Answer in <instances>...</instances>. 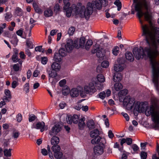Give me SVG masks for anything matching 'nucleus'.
I'll use <instances>...</instances> for the list:
<instances>
[{"instance_id": "1", "label": "nucleus", "mask_w": 159, "mask_h": 159, "mask_svg": "<svg viewBox=\"0 0 159 159\" xmlns=\"http://www.w3.org/2000/svg\"><path fill=\"white\" fill-rule=\"evenodd\" d=\"M132 5L137 12L141 24H142V21L140 19L143 16L145 19L150 24V26L146 25H142V36L145 38L146 46L134 48L133 50V54L138 60L143 57L149 58L152 69L158 67L159 60L156 61L154 59L159 54L157 49L159 45V28L152 26V16L150 2L147 0H133Z\"/></svg>"}, {"instance_id": "2", "label": "nucleus", "mask_w": 159, "mask_h": 159, "mask_svg": "<svg viewBox=\"0 0 159 159\" xmlns=\"http://www.w3.org/2000/svg\"><path fill=\"white\" fill-rule=\"evenodd\" d=\"M157 99L156 98L152 99V104L147 107L144 104H140L137 102L135 104V109L139 111H145V113L147 116H151L152 120L155 124V127L159 128V107L157 105Z\"/></svg>"}, {"instance_id": "3", "label": "nucleus", "mask_w": 159, "mask_h": 159, "mask_svg": "<svg viewBox=\"0 0 159 159\" xmlns=\"http://www.w3.org/2000/svg\"><path fill=\"white\" fill-rule=\"evenodd\" d=\"M107 5L106 0H95L92 3L88 2L86 8H85L84 12L82 13V16L84 17L87 20L89 19L93 11V8L100 10L102 6L106 7Z\"/></svg>"}, {"instance_id": "4", "label": "nucleus", "mask_w": 159, "mask_h": 159, "mask_svg": "<svg viewBox=\"0 0 159 159\" xmlns=\"http://www.w3.org/2000/svg\"><path fill=\"white\" fill-rule=\"evenodd\" d=\"M85 9V7L84 6L79 7H77L75 4L73 5L71 7H68L66 9H64V10L66 11V15L67 17H69L70 16L71 13H73L76 15L79 14L80 16V17L82 18L84 17H82V12H84Z\"/></svg>"}, {"instance_id": "5", "label": "nucleus", "mask_w": 159, "mask_h": 159, "mask_svg": "<svg viewBox=\"0 0 159 159\" xmlns=\"http://www.w3.org/2000/svg\"><path fill=\"white\" fill-rule=\"evenodd\" d=\"M152 81L157 91H159L158 81L159 80V66L152 69Z\"/></svg>"}, {"instance_id": "6", "label": "nucleus", "mask_w": 159, "mask_h": 159, "mask_svg": "<svg viewBox=\"0 0 159 159\" xmlns=\"http://www.w3.org/2000/svg\"><path fill=\"white\" fill-rule=\"evenodd\" d=\"M134 102L135 100L134 98H131L129 96H126L124 99L123 104L126 107L127 110H130L133 108Z\"/></svg>"}, {"instance_id": "7", "label": "nucleus", "mask_w": 159, "mask_h": 159, "mask_svg": "<svg viewBox=\"0 0 159 159\" xmlns=\"http://www.w3.org/2000/svg\"><path fill=\"white\" fill-rule=\"evenodd\" d=\"M77 41H75L74 42L71 39L67 40L66 45L65 48L66 52H70L74 49V47L75 48V45L77 44Z\"/></svg>"}, {"instance_id": "8", "label": "nucleus", "mask_w": 159, "mask_h": 159, "mask_svg": "<svg viewBox=\"0 0 159 159\" xmlns=\"http://www.w3.org/2000/svg\"><path fill=\"white\" fill-rule=\"evenodd\" d=\"M84 90L86 93L89 94H92L96 92V90L92 81V82L84 87Z\"/></svg>"}, {"instance_id": "9", "label": "nucleus", "mask_w": 159, "mask_h": 159, "mask_svg": "<svg viewBox=\"0 0 159 159\" xmlns=\"http://www.w3.org/2000/svg\"><path fill=\"white\" fill-rule=\"evenodd\" d=\"M61 129V126L59 124H56L49 132V134L51 136L57 134Z\"/></svg>"}, {"instance_id": "10", "label": "nucleus", "mask_w": 159, "mask_h": 159, "mask_svg": "<svg viewBox=\"0 0 159 159\" xmlns=\"http://www.w3.org/2000/svg\"><path fill=\"white\" fill-rule=\"evenodd\" d=\"M103 51V49L102 48H100L99 47H95L93 48L91 52L93 54L96 53L97 56L98 57L101 58L103 57L104 55Z\"/></svg>"}, {"instance_id": "11", "label": "nucleus", "mask_w": 159, "mask_h": 159, "mask_svg": "<svg viewBox=\"0 0 159 159\" xmlns=\"http://www.w3.org/2000/svg\"><path fill=\"white\" fill-rule=\"evenodd\" d=\"M91 143L93 144H98L99 143L103 145L106 143V141L104 139L101 138L100 136L95 137L93 138L91 141Z\"/></svg>"}, {"instance_id": "12", "label": "nucleus", "mask_w": 159, "mask_h": 159, "mask_svg": "<svg viewBox=\"0 0 159 159\" xmlns=\"http://www.w3.org/2000/svg\"><path fill=\"white\" fill-rule=\"evenodd\" d=\"M33 127L37 129H40L41 132L45 130V123L43 122H38L35 125H33Z\"/></svg>"}, {"instance_id": "13", "label": "nucleus", "mask_w": 159, "mask_h": 159, "mask_svg": "<svg viewBox=\"0 0 159 159\" xmlns=\"http://www.w3.org/2000/svg\"><path fill=\"white\" fill-rule=\"evenodd\" d=\"M94 152L95 154L99 155L102 154L103 152V148L100 146H96L93 148Z\"/></svg>"}, {"instance_id": "14", "label": "nucleus", "mask_w": 159, "mask_h": 159, "mask_svg": "<svg viewBox=\"0 0 159 159\" xmlns=\"http://www.w3.org/2000/svg\"><path fill=\"white\" fill-rule=\"evenodd\" d=\"M79 90H78L77 89L73 88L70 90V94L72 97H76L79 95Z\"/></svg>"}, {"instance_id": "15", "label": "nucleus", "mask_w": 159, "mask_h": 159, "mask_svg": "<svg viewBox=\"0 0 159 159\" xmlns=\"http://www.w3.org/2000/svg\"><path fill=\"white\" fill-rule=\"evenodd\" d=\"M122 78L121 74L120 73L116 72L113 76V80L115 82H120Z\"/></svg>"}, {"instance_id": "16", "label": "nucleus", "mask_w": 159, "mask_h": 159, "mask_svg": "<svg viewBox=\"0 0 159 159\" xmlns=\"http://www.w3.org/2000/svg\"><path fill=\"white\" fill-rule=\"evenodd\" d=\"M99 134L100 132L98 129H93L90 133V136L93 138L99 137Z\"/></svg>"}, {"instance_id": "17", "label": "nucleus", "mask_w": 159, "mask_h": 159, "mask_svg": "<svg viewBox=\"0 0 159 159\" xmlns=\"http://www.w3.org/2000/svg\"><path fill=\"white\" fill-rule=\"evenodd\" d=\"M85 38L83 37L80 38L79 42L78 40H75V41H77V44L75 45V48H78L81 46H84L85 43Z\"/></svg>"}, {"instance_id": "18", "label": "nucleus", "mask_w": 159, "mask_h": 159, "mask_svg": "<svg viewBox=\"0 0 159 159\" xmlns=\"http://www.w3.org/2000/svg\"><path fill=\"white\" fill-rule=\"evenodd\" d=\"M6 96L4 98V100L6 102H8L11 99V92L8 89H5L4 91Z\"/></svg>"}, {"instance_id": "19", "label": "nucleus", "mask_w": 159, "mask_h": 159, "mask_svg": "<svg viewBox=\"0 0 159 159\" xmlns=\"http://www.w3.org/2000/svg\"><path fill=\"white\" fill-rule=\"evenodd\" d=\"M51 68L52 70L58 71L60 69L61 66L58 63L54 62L51 65Z\"/></svg>"}, {"instance_id": "20", "label": "nucleus", "mask_w": 159, "mask_h": 159, "mask_svg": "<svg viewBox=\"0 0 159 159\" xmlns=\"http://www.w3.org/2000/svg\"><path fill=\"white\" fill-rule=\"evenodd\" d=\"M87 126L89 129L91 130L95 127V124L93 120H89L87 123Z\"/></svg>"}, {"instance_id": "21", "label": "nucleus", "mask_w": 159, "mask_h": 159, "mask_svg": "<svg viewBox=\"0 0 159 159\" xmlns=\"http://www.w3.org/2000/svg\"><path fill=\"white\" fill-rule=\"evenodd\" d=\"M85 120V119L84 117H82L79 120V122H78V126L80 129H82L85 126L84 122Z\"/></svg>"}, {"instance_id": "22", "label": "nucleus", "mask_w": 159, "mask_h": 159, "mask_svg": "<svg viewBox=\"0 0 159 159\" xmlns=\"http://www.w3.org/2000/svg\"><path fill=\"white\" fill-rule=\"evenodd\" d=\"M13 81L11 83V87L15 89L19 85L18 79L16 76H13L12 78Z\"/></svg>"}, {"instance_id": "23", "label": "nucleus", "mask_w": 159, "mask_h": 159, "mask_svg": "<svg viewBox=\"0 0 159 159\" xmlns=\"http://www.w3.org/2000/svg\"><path fill=\"white\" fill-rule=\"evenodd\" d=\"M96 78H93L92 79V81L94 84H96V87L97 89L100 90L102 89L103 87V85L99 83L96 81Z\"/></svg>"}, {"instance_id": "24", "label": "nucleus", "mask_w": 159, "mask_h": 159, "mask_svg": "<svg viewBox=\"0 0 159 159\" xmlns=\"http://www.w3.org/2000/svg\"><path fill=\"white\" fill-rule=\"evenodd\" d=\"M20 133L18 130L13 129L12 130L11 137L15 139H16L19 137Z\"/></svg>"}, {"instance_id": "25", "label": "nucleus", "mask_w": 159, "mask_h": 159, "mask_svg": "<svg viewBox=\"0 0 159 159\" xmlns=\"http://www.w3.org/2000/svg\"><path fill=\"white\" fill-rule=\"evenodd\" d=\"M59 142V138L57 136H54L51 139V143L52 145H58Z\"/></svg>"}, {"instance_id": "26", "label": "nucleus", "mask_w": 159, "mask_h": 159, "mask_svg": "<svg viewBox=\"0 0 159 159\" xmlns=\"http://www.w3.org/2000/svg\"><path fill=\"white\" fill-rule=\"evenodd\" d=\"M123 66L120 64H116L114 66V69L116 72L121 71L123 70Z\"/></svg>"}, {"instance_id": "27", "label": "nucleus", "mask_w": 159, "mask_h": 159, "mask_svg": "<svg viewBox=\"0 0 159 159\" xmlns=\"http://www.w3.org/2000/svg\"><path fill=\"white\" fill-rule=\"evenodd\" d=\"M33 7L36 12L40 14L42 13L43 12V10L38 6L36 3H34L33 4Z\"/></svg>"}, {"instance_id": "28", "label": "nucleus", "mask_w": 159, "mask_h": 159, "mask_svg": "<svg viewBox=\"0 0 159 159\" xmlns=\"http://www.w3.org/2000/svg\"><path fill=\"white\" fill-rule=\"evenodd\" d=\"M125 56L126 59L128 60L129 61H134V58L131 52H126Z\"/></svg>"}, {"instance_id": "29", "label": "nucleus", "mask_w": 159, "mask_h": 159, "mask_svg": "<svg viewBox=\"0 0 159 159\" xmlns=\"http://www.w3.org/2000/svg\"><path fill=\"white\" fill-rule=\"evenodd\" d=\"M54 149V157L57 159H60L63 156V153L62 152L59 151L58 152H56V151L55 150V149L53 148Z\"/></svg>"}, {"instance_id": "30", "label": "nucleus", "mask_w": 159, "mask_h": 159, "mask_svg": "<svg viewBox=\"0 0 159 159\" xmlns=\"http://www.w3.org/2000/svg\"><path fill=\"white\" fill-rule=\"evenodd\" d=\"M62 57L59 53H56L54 55V59L56 61L60 62L62 60Z\"/></svg>"}, {"instance_id": "31", "label": "nucleus", "mask_w": 159, "mask_h": 159, "mask_svg": "<svg viewBox=\"0 0 159 159\" xmlns=\"http://www.w3.org/2000/svg\"><path fill=\"white\" fill-rule=\"evenodd\" d=\"M18 40L17 39V36L16 34H14L12 37L10 41L11 43L14 45L16 46L17 45Z\"/></svg>"}, {"instance_id": "32", "label": "nucleus", "mask_w": 159, "mask_h": 159, "mask_svg": "<svg viewBox=\"0 0 159 159\" xmlns=\"http://www.w3.org/2000/svg\"><path fill=\"white\" fill-rule=\"evenodd\" d=\"M156 151L158 154V157H157L156 153L153 154L152 157V159H159V145L158 143L157 144Z\"/></svg>"}, {"instance_id": "33", "label": "nucleus", "mask_w": 159, "mask_h": 159, "mask_svg": "<svg viewBox=\"0 0 159 159\" xmlns=\"http://www.w3.org/2000/svg\"><path fill=\"white\" fill-rule=\"evenodd\" d=\"M97 79L98 81L100 83H102L105 81V79L103 75L99 74L97 76Z\"/></svg>"}, {"instance_id": "34", "label": "nucleus", "mask_w": 159, "mask_h": 159, "mask_svg": "<svg viewBox=\"0 0 159 159\" xmlns=\"http://www.w3.org/2000/svg\"><path fill=\"white\" fill-rule=\"evenodd\" d=\"M123 86L120 83H116L114 85V88L116 91H119L122 89Z\"/></svg>"}, {"instance_id": "35", "label": "nucleus", "mask_w": 159, "mask_h": 159, "mask_svg": "<svg viewBox=\"0 0 159 159\" xmlns=\"http://www.w3.org/2000/svg\"><path fill=\"white\" fill-rule=\"evenodd\" d=\"M53 14V12L50 9H47L44 11V16L46 17L52 16Z\"/></svg>"}, {"instance_id": "36", "label": "nucleus", "mask_w": 159, "mask_h": 159, "mask_svg": "<svg viewBox=\"0 0 159 159\" xmlns=\"http://www.w3.org/2000/svg\"><path fill=\"white\" fill-rule=\"evenodd\" d=\"M119 48L117 46H115L112 49V53L115 56H117L119 52Z\"/></svg>"}, {"instance_id": "37", "label": "nucleus", "mask_w": 159, "mask_h": 159, "mask_svg": "<svg viewBox=\"0 0 159 159\" xmlns=\"http://www.w3.org/2000/svg\"><path fill=\"white\" fill-rule=\"evenodd\" d=\"M62 1V0H59V3H61ZM63 1L64 4L63 8L64 9H66L70 5V3L69 2V0H63Z\"/></svg>"}, {"instance_id": "38", "label": "nucleus", "mask_w": 159, "mask_h": 159, "mask_svg": "<svg viewBox=\"0 0 159 159\" xmlns=\"http://www.w3.org/2000/svg\"><path fill=\"white\" fill-rule=\"evenodd\" d=\"M26 45L29 48L32 49L33 48V42L30 39L26 40Z\"/></svg>"}, {"instance_id": "39", "label": "nucleus", "mask_w": 159, "mask_h": 159, "mask_svg": "<svg viewBox=\"0 0 159 159\" xmlns=\"http://www.w3.org/2000/svg\"><path fill=\"white\" fill-rule=\"evenodd\" d=\"M11 149H5L4 150L3 152L4 156L6 157H10L11 156Z\"/></svg>"}, {"instance_id": "40", "label": "nucleus", "mask_w": 159, "mask_h": 159, "mask_svg": "<svg viewBox=\"0 0 159 159\" xmlns=\"http://www.w3.org/2000/svg\"><path fill=\"white\" fill-rule=\"evenodd\" d=\"M67 52L63 48H61L59 51V53L62 57H65L66 55Z\"/></svg>"}, {"instance_id": "41", "label": "nucleus", "mask_w": 159, "mask_h": 159, "mask_svg": "<svg viewBox=\"0 0 159 159\" xmlns=\"http://www.w3.org/2000/svg\"><path fill=\"white\" fill-rule=\"evenodd\" d=\"M12 15L11 13L8 12L5 15V18L6 20L9 21L11 20Z\"/></svg>"}, {"instance_id": "42", "label": "nucleus", "mask_w": 159, "mask_h": 159, "mask_svg": "<svg viewBox=\"0 0 159 159\" xmlns=\"http://www.w3.org/2000/svg\"><path fill=\"white\" fill-rule=\"evenodd\" d=\"M23 90L26 93H28L30 91L29 84L28 83H26L23 87Z\"/></svg>"}, {"instance_id": "43", "label": "nucleus", "mask_w": 159, "mask_h": 159, "mask_svg": "<svg viewBox=\"0 0 159 159\" xmlns=\"http://www.w3.org/2000/svg\"><path fill=\"white\" fill-rule=\"evenodd\" d=\"M93 44V41L91 40H89L85 44V48L87 50H89L90 47Z\"/></svg>"}, {"instance_id": "44", "label": "nucleus", "mask_w": 159, "mask_h": 159, "mask_svg": "<svg viewBox=\"0 0 159 159\" xmlns=\"http://www.w3.org/2000/svg\"><path fill=\"white\" fill-rule=\"evenodd\" d=\"M52 70L48 73L49 77L51 78H55L57 75V73L56 71Z\"/></svg>"}, {"instance_id": "45", "label": "nucleus", "mask_w": 159, "mask_h": 159, "mask_svg": "<svg viewBox=\"0 0 159 159\" xmlns=\"http://www.w3.org/2000/svg\"><path fill=\"white\" fill-rule=\"evenodd\" d=\"M15 13L18 16H21L23 15V12L21 8L19 7L16 8L15 10Z\"/></svg>"}, {"instance_id": "46", "label": "nucleus", "mask_w": 159, "mask_h": 159, "mask_svg": "<svg viewBox=\"0 0 159 159\" xmlns=\"http://www.w3.org/2000/svg\"><path fill=\"white\" fill-rule=\"evenodd\" d=\"M75 30V28L73 26H71L68 30V33L70 35H72Z\"/></svg>"}, {"instance_id": "47", "label": "nucleus", "mask_w": 159, "mask_h": 159, "mask_svg": "<svg viewBox=\"0 0 159 159\" xmlns=\"http://www.w3.org/2000/svg\"><path fill=\"white\" fill-rule=\"evenodd\" d=\"M114 4L116 5L118 7L117 10L120 11L121 7V4L119 0H116L114 3Z\"/></svg>"}, {"instance_id": "48", "label": "nucleus", "mask_w": 159, "mask_h": 159, "mask_svg": "<svg viewBox=\"0 0 159 159\" xmlns=\"http://www.w3.org/2000/svg\"><path fill=\"white\" fill-rule=\"evenodd\" d=\"M147 153L144 151H142L140 153L141 159H146L147 157Z\"/></svg>"}, {"instance_id": "49", "label": "nucleus", "mask_w": 159, "mask_h": 159, "mask_svg": "<svg viewBox=\"0 0 159 159\" xmlns=\"http://www.w3.org/2000/svg\"><path fill=\"white\" fill-rule=\"evenodd\" d=\"M79 119L78 116L76 115H74L73 116L72 121L73 123L77 124L78 123Z\"/></svg>"}, {"instance_id": "50", "label": "nucleus", "mask_w": 159, "mask_h": 159, "mask_svg": "<svg viewBox=\"0 0 159 159\" xmlns=\"http://www.w3.org/2000/svg\"><path fill=\"white\" fill-rule=\"evenodd\" d=\"M37 118V117L34 114H32L29 115V120L30 122H31Z\"/></svg>"}, {"instance_id": "51", "label": "nucleus", "mask_w": 159, "mask_h": 159, "mask_svg": "<svg viewBox=\"0 0 159 159\" xmlns=\"http://www.w3.org/2000/svg\"><path fill=\"white\" fill-rule=\"evenodd\" d=\"M53 148H54L55 149V150H56V152L60 151L61 150V148L59 145H53L51 148L53 152L54 149H53Z\"/></svg>"}, {"instance_id": "52", "label": "nucleus", "mask_w": 159, "mask_h": 159, "mask_svg": "<svg viewBox=\"0 0 159 159\" xmlns=\"http://www.w3.org/2000/svg\"><path fill=\"white\" fill-rule=\"evenodd\" d=\"M12 60L14 62H16L19 60H20L18 58V55L13 54L11 58Z\"/></svg>"}, {"instance_id": "53", "label": "nucleus", "mask_w": 159, "mask_h": 159, "mask_svg": "<svg viewBox=\"0 0 159 159\" xmlns=\"http://www.w3.org/2000/svg\"><path fill=\"white\" fill-rule=\"evenodd\" d=\"M109 65V62L106 61H103L101 63L102 66L105 68L107 67Z\"/></svg>"}, {"instance_id": "54", "label": "nucleus", "mask_w": 159, "mask_h": 159, "mask_svg": "<svg viewBox=\"0 0 159 159\" xmlns=\"http://www.w3.org/2000/svg\"><path fill=\"white\" fill-rule=\"evenodd\" d=\"M41 62L43 65H45L47 64L48 59L47 57H41Z\"/></svg>"}, {"instance_id": "55", "label": "nucleus", "mask_w": 159, "mask_h": 159, "mask_svg": "<svg viewBox=\"0 0 159 159\" xmlns=\"http://www.w3.org/2000/svg\"><path fill=\"white\" fill-rule=\"evenodd\" d=\"M16 119L17 121L18 122H20L22 119L21 114L20 113H18L16 116Z\"/></svg>"}, {"instance_id": "56", "label": "nucleus", "mask_w": 159, "mask_h": 159, "mask_svg": "<svg viewBox=\"0 0 159 159\" xmlns=\"http://www.w3.org/2000/svg\"><path fill=\"white\" fill-rule=\"evenodd\" d=\"M128 90L126 89H124L120 91L119 93L120 95L124 96L126 95L128 93Z\"/></svg>"}, {"instance_id": "57", "label": "nucleus", "mask_w": 159, "mask_h": 159, "mask_svg": "<svg viewBox=\"0 0 159 159\" xmlns=\"http://www.w3.org/2000/svg\"><path fill=\"white\" fill-rule=\"evenodd\" d=\"M73 116H69L66 118V120L68 123L71 124L73 122L72 121Z\"/></svg>"}, {"instance_id": "58", "label": "nucleus", "mask_w": 159, "mask_h": 159, "mask_svg": "<svg viewBox=\"0 0 159 159\" xmlns=\"http://www.w3.org/2000/svg\"><path fill=\"white\" fill-rule=\"evenodd\" d=\"M132 148L134 152H136L139 150V148L136 144H133L132 146Z\"/></svg>"}, {"instance_id": "59", "label": "nucleus", "mask_w": 159, "mask_h": 159, "mask_svg": "<svg viewBox=\"0 0 159 159\" xmlns=\"http://www.w3.org/2000/svg\"><path fill=\"white\" fill-rule=\"evenodd\" d=\"M79 92L80 95L82 97L84 98L86 96V93L83 89L79 90Z\"/></svg>"}, {"instance_id": "60", "label": "nucleus", "mask_w": 159, "mask_h": 159, "mask_svg": "<svg viewBox=\"0 0 159 159\" xmlns=\"http://www.w3.org/2000/svg\"><path fill=\"white\" fill-rule=\"evenodd\" d=\"M121 114L125 118L126 121H128L129 120V116L127 113L124 112H122L121 113Z\"/></svg>"}, {"instance_id": "61", "label": "nucleus", "mask_w": 159, "mask_h": 159, "mask_svg": "<svg viewBox=\"0 0 159 159\" xmlns=\"http://www.w3.org/2000/svg\"><path fill=\"white\" fill-rule=\"evenodd\" d=\"M126 139V143L128 145H131L132 143V140L131 138H127L125 139Z\"/></svg>"}, {"instance_id": "62", "label": "nucleus", "mask_w": 159, "mask_h": 159, "mask_svg": "<svg viewBox=\"0 0 159 159\" xmlns=\"http://www.w3.org/2000/svg\"><path fill=\"white\" fill-rule=\"evenodd\" d=\"M99 96L100 98L103 99L106 97L105 93L104 92H102L99 94Z\"/></svg>"}, {"instance_id": "63", "label": "nucleus", "mask_w": 159, "mask_h": 159, "mask_svg": "<svg viewBox=\"0 0 159 159\" xmlns=\"http://www.w3.org/2000/svg\"><path fill=\"white\" fill-rule=\"evenodd\" d=\"M13 68L15 71H18L19 69V66L18 64H15L13 66Z\"/></svg>"}, {"instance_id": "64", "label": "nucleus", "mask_w": 159, "mask_h": 159, "mask_svg": "<svg viewBox=\"0 0 159 159\" xmlns=\"http://www.w3.org/2000/svg\"><path fill=\"white\" fill-rule=\"evenodd\" d=\"M60 10V8L59 5L58 4H56L54 7V11H56L57 13V12L59 11Z\"/></svg>"}]
</instances>
